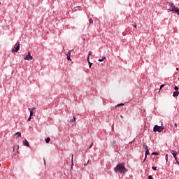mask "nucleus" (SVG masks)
I'll list each match as a JSON object with an SVG mask.
<instances>
[{
	"label": "nucleus",
	"mask_w": 179,
	"mask_h": 179,
	"mask_svg": "<svg viewBox=\"0 0 179 179\" xmlns=\"http://www.w3.org/2000/svg\"><path fill=\"white\" fill-rule=\"evenodd\" d=\"M44 164L45 166V159H43Z\"/></svg>",
	"instance_id": "72a5a7b5"
},
{
	"label": "nucleus",
	"mask_w": 179,
	"mask_h": 179,
	"mask_svg": "<svg viewBox=\"0 0 179 179\" xmlns=\"http://www.w3.org/2000/svg\"><path fill=\"white\" fill-rule=\"evenodd\" d=\"M71 162H72V165H73V155H72V157H71Z\"/></svg>",
	"instance_id": "a878e982"
},
{
	"label": "nucleus",
	"mask_w": 179,
	"mask_h": 179,
	"mask_svg": "<svg viewBox=\"0 0 179 179\" xmlns=\"http://www.w3.org/2000/svg\"><path fill=\"white\" fill-rule=\"evenodd\" d=\"M89 64L90 68H92V65H93V63L90 62V59H89V62H87Z\"/></svg>",
	"instance_id": "6ab92c4d"
},
{
	"label": "nucleus",
	"mask_w": 179,
	"mask_h": 179,
	"mask_svg": "<svg viewBox=\"0 0 179 179\" xmlns=\"http://www.w3.org/2000/svg\"><path fill=\"white\" fill-rule=\"evenodd\" d=\"M176 71H178V68H176Z\"/></svg>",
	"instance_id": "4c0bfd02"
},
{
	"label": "nucleus",
	"mask_w": 179,
	"mask_h": 179,
	"mask_svg": "<svg viewBox=\"0 0 179 179\" xmlns=\"http://www.w3.org/2000/svg\"><path fill=\"white\" fill-rule=\"evenodd\" d=\"M114 170L115 173H121L122 174H125V173L128 172V169L125 168L124 163H120L115 166Z\"/></svg>",
	"instance_id": "f257e3e1"
},
{
	"label": "nucleus",
	"mask_w": 179,
	"mask_h": 179,
	"mask_svg": "<svg viewBox=\"0 0 179 179\" xmlns=\"http://www.w3.org/2000/svg\"><path fill=\"white\" fill-rule=\"evenodd\" d=\"M89 23L90 24H93V20L92 18L89 20Z\"/></svg>",
	"instance_id": "412c9836"
},
{
	"label": "nucleus",
	"mask_w": 179,
	"mask_h": 179,
	"mask_svg": "<svg viewBox=\"0 0 179 179\" xmlns=\"http://www.w3.org/2000/svg\"><path fill=\"white\" fill-rule=\"evenodd\" d=\"M178 95H179V91L173 92V97H178Z\"/></svg>",
	"instance_id": "1a4fd4ad"
},
{
	"label": "nucleus",
	"mask_w": 179,
	"mask_h": 179,
	"mask_svg": "<svg viewBox=\"0 0 179 179\" xmlns=\"http://www.w3.org/2000/svg\"><path fill=\"white\" fill-rule=\"evenodd\" d=\"M152 156H159V153H157V152H152Z\"/></svg>",
	"instance_id": "4be33fe9"
},
{
	"label": "nucleus",
	"mask_w": 179,
	"mask_h": 179,
	"mask_svg": "<svg viewBox=\"0 0 179 179\" xmlns=\"http://www.w3.org/2000/svg\"><path fill=\"white\" fill-rule=\"evenodd\" d=\"M164 129V127H163L162 126L155 125L153 128V131L154 132H162Z\"/></svg>",
	"instance_id": "20e7f679"
},
{
	"label": "nucleus",
	"mask_w": 179,
	"mask_h": 179,
	"mask_svg": "<svg viewBox=\"0 0 179 179\" xmlns=\"http://www.w3.org/2000/svg\"><path fill=\"white\" fill-rule=\"evenodd\" d=\"M164 87V84H162V85L160 86V90H162V89H163Z\"/></svg>",
	"instance_id": "bb28decb"
},
{
	"label": "nucleus",
	"mask_w": 179,
	"mask_h": 179,
	"mask_svg": "<svg viewBox=\"0 0 179 179\" xmlns=\"http://www.w3.org/2000/svg\"><path fill=\"white\" fill-rule=\"evenodd\" d=\"M92 51H90L88 52V56H87V62H89V59H90V55H92Z\"/></svg>",
	"instance_id": "9b49d317"
},
{
	"label": "nucleus",
	"mask_w": 179,
	"mask_h": 179,
	"mask_svg": "<svg viewBox=\"0 0 179 179\" xmlns=\"http://www.w3.org/2000/svg\"><path fill=\"white\" fill-rule=\"evenodd\" d=\"M175 160H176V162L177 164L179 166L178 159H175Z\"/></svg>",
	"instance_id": "7c9ffc66"
},
{
	"label": "nucleus",
	"mask_w": 179,
	"mask_h": 179,
	"mask_svg": "<svg viewBox=\"0 0 179 179\" xmlns=\"http://www.w3.org/2000/svg\"><path fill=\"white\" fill-rule=\"evenodd\" d=\"M27 121H31V115H29V117Z\"/></svg>",
	"instance_id": "cd10ccee"
},
{
	"label": "nucleus",
	"mask_w": 179,
	"mask_h": 179,
	"mask_svg": "<svg viewBox=\"0 0 179 179\" xmlns=\"http://www.w3.org/2000/svg\"><path fill=\"white\" fill-rule=\"evenodd\" d=\"M120 118H124V117L122 115H120Z\"/></svg>",
	"instance_id": "e433bc0d"
},
{
	"label": "nucleus",
	"mask_w": 179,
	"mask_h": 179,
	"mask_svg": "<svg viewBox=\"0 0 179 179\" xmlns=\"http://www.w3.org/2000/svg\"><path fill=\"white\" fill-rule=\"evenodd\" d=\"M24 61H31L33 59V56H31V53L28 52L27 55L24 57Z\"/></svg>",
	"instance_id": "39448f33"
},
{
	"label": "nucleus",
	"mask_w": 179,
	"mask_h": 179,
	"mask_svg": "<svg viewBox=\"0 0 179 179\" xmlns=\"http://www.w3.org/2000/svg\"><path fill=\"white\" fill-rule=\"evenodd\" d=\"M171 153H174V152H175L174 150H171Z\"/></svg>",
	"instance_id": "f704fd0d"
},
{
	"label": "nucleus",
	"mask_w": 179,
	"mask_h": 179,
	"mask_svg": "<svg viewBox=\"0 0 179 179\" xmlns=\"http://www.w3.org/2000/svg\"><path fill=\"white\" fill-rule=\"evenodd\" d=\"M165 159H166V162L167 163V162H169V155H167V154L166 155Z\"/></svg>",
	"instance_id": "aec40b11"
},
{
	"label": "nucleus",
	"mask_w": 179,
	"mask_h": 179,
	"mask_svg": "<svg viewBox=\"0 0 179 179\" xmlns=\"http://www.w3.org/2000/svg\"><path fill=\"white\" fill-rule=\"evenodd\" d=\"M143 148L144 149H145V150H148V149H149V148H148V145H146L145 143H144V144L143 145Z\"/></svg>",
	"instance_id": "dca6fc26"
},
{
	"label": "nucleus",
	"mask_w": 179,
	"mask_h": 179,
	"mask_svg": "<svg viewBox=\"0 0 179 179\" xmlns=\"http://www.w3.org/2000/svg\"><path fill=\"white\" fill-rule=\"evenodd\" d=\"M133 26H134V27H136V24L134 23V24H133Z\"/></svg>",
	"instance_id": "473e14b6"
},
{
	"label": "nucleus",
	"mask_w": 179,
	"mask_h": 179,
	"mask_svg": "<svg viewBox=\"0 0 179 179\" xmlns=\"http://www.w3.org/2000/svg\"><path fill=\"white\" fill-rule=\"evenodd\" d=\"M67 60L71 61V56H67Z\"/></svg>",
	"instance_id": "c85d7f7f"
},
{
	"label": "nucleus",
	"mask_w": 179,
	"mask_h": 179,
	"mask_svg": "<svg viewBox=\"0 0 179 179\" xmlns=\"http://www.w3.org/2000/svg\"><path fill=\"white\" fill-rule=\"evenodd\" d=\"M23 145H24V146H27V148H29L30 146L29 141H27L26 139L23 141Z\"/></svg>",
	"instance_id": "6e6552de"
},
{
	"label": "nucleus",
	"mask_w": 179,
	"mask_h": 179,
	"mask_svg": "<svg viewBox=\"0 0 179 179\" xmlns=\"http://www.w3.org/2000/svg\"><path fill=\"white\" fill-rule=\"evenodd\" d=\"M50 141H51V138H50V137H48L45 138L46 143H50Z\"/></svg>",
	"instance_id": "ddd939ff"
},
{
	"label": "nucleus",
	"mask_w": 179,
	"mask_h": 179,
	"mask_svg": "<svg viewBox=\"0 0 179 179\" xmlns=\"http://www.w3.org/2000/svg\"><path fill=\"white\" fill-rule=\"evenodd\" d=\"M104 59H106V56H103L102 59H99V62H103L104 61Z\"/></svg>",
	"instance_id": "4468645a"
},
{
	"label": "nucleus",
	"mask_w": 179,
	"mask_h": 179,
	"mask_svg": "<svg viewBox=\"0 0 179 179\" xmlns=\"http://www.w3.org/2000/svg\"><path fill=\"white\" fill-rule=\"evenodd\" d=\"M14 136H15L16 138H22V133H20V132H17V133H15V134L14 135Z\"/></svg>",
	"instance_id": "9d476101"
},
{
	"label": "nucleus",
	"mask_w": 179,
	"mask_h": 179,
	"mask_svg": "<svg viewBox=\"0 0 179 179\" xmlns=\"http://www.w3.org/2000/svg\"><path fill=\"white\" fill-rule=\"evenodd\" d=\"M148 155H150V152H149V149L145 150V157H147Z\"/></svg>",
	"instance_id": "2eb2a0df"
},
{
	"label": "nucleus",
	"mask_w": 179,
	"mask_h": 179,
	"mask_svg": "<svg viewBox=\"0 0 179 179\" xmlns=\"http://www.w3.org/2000/svg\"><path fill=\"white\" fill-rule=\"evenodd\" d=\"M152 170H154L155 171H156L157 170V167L156 166H152Z\"/></svg>",
	"instance_id": "393cba45"
},
{
	"label": "nucleus",
	"mask_w": 179,
	"mask_h": 179,
	"mask_svg": "<svg viewBox=\"0 0 179 179\" xmlns=\"http://www.w3.org/2000/svg\"><path fill=\"white\" fill-rule=\"evenodd\" d=\"M90 162V161L88 160L87 163V164H85L84 166H87V164H89Z\"/></svg>",
	"instance_id": "2f4dec72"
},
{
	"label": "nucleus",
	"mask_w": 179,
	"mask_h": 179,
	"mask_svg": "<svg viewBox=\"0 0 179 179\" xmlns=\"http://www.w3.org/2000/svg\"><path fill=\"white\" fill-rule=\"evenodd\" d=\"M71 52H72V50H69L68 53L66 54V57H71Z\"/></svg>",
	"instance_id": "a211bd4d"
},
{
	"label": "nucleus",
	"mask_w": 179,
	"mask_h": 179,
	"mask_svg": "<svg viewBox=\"0 0 179 179\" xmlns=\"http://www.w3.org/2000/svg\"><path fill=\"white\" fill-rule=\"evenodd\" d=\"M122 106H124V103H119L116 106V107H121Z\"/></svg>",
	"instance_id": "b1692460"
},
{
	"label": "nucleus",
	"mask_w": 179,
	"mask_h": 179,
	"mask_svg": "<svg viewBox=\"0 0 179 179\" xmlns=\"http://www.w3.org/2000/svg\"><path fill=\"white\" fill-rule=\"evenodd\" d=\"M178 89L179 88L177 86H175V87H174L175 92H179Z\"/></svg>",
	"instance_id": "5701e85b"
},
{
	"label": "nucleus",
	"mask_w": 179,
	"mask_h": 179,
	"mask_svg": "<svg viewBox=\"0 0 179 179\" xmlns=\"http://www.w3.org/2000/svg\"><path fill=\"white\" fill-rule=\"evenodd\" d=\"M175 160H177V152L176 151L175 152L172 153Z\"/></svg>",
	"instance_id": "f8f14e48"
},
{
	"label": "nucleus",
	"mask_w": 179,
	"mask_h": 179,
	"mask_svg": "<svg viewBox=\"0 0 179 179\" xmlns=\"http://www.w3.org/2000/svg\"><path fill=\"white\" fill-rule=\"evenodd\" d=\"M36 109V108H32V110L31 108H29V110L30 111V116L33 117V115H34V110Z\"/></svg>",
	"instance_id": "0eeeda50"
},
{
	"label": "nucleus",
	"mask_w": 179,
	"mask_h": 179,
	"mask_svg": "<svg viewBox=\"0 0 179 179\" xmlns=\"http://www.w3.org/2000/svg\"><path fill=\"white\" fill-rule=\"evenodd\" d=\"M75 121H76V119L75 118V117H73V118L70 120V124H72V122H75Z\"/></svg>",
	"instance_id": "f3484780"
},
{
	"label": "nucleus",
	"mask_w": 179,
	"mask_h": 179,
	"mask_svg": "<svg viewBox=\"0 0 179 179\" xmlns=\"http://www.w3.org/2000/svg\"><path fill=\"white\" fill-rule=\"evenodd\" d=\"M0 5H1V2H0Z\"/></svg>",
	"instance_id": "ea45409f"
},
{
	"label": "nucleus",
	"mask_w": 179,
	"mask_h": 179,
	"mask_svg": "<svg viewBox=\"0 0 179 179\" xmlns=\"http://www.w3.org/2000/svg\"><path fill=\"white\" fill-rule=\"evenodd\" d=\"M175 127H176V128H177V123L175 124Z\"/></svg>",
	"instance_id": "c9c22d12"
},
{
	"label": "nucleus",
	"mask_w": 179,
	"mask_h": 179,
	"mask_svg": "<svg viewBox=\"0 0 179 179\" xmlns=\"http://www.w3.org/2000/svg\"><path fill=\"white\" fill-rule=\"evenodd\" d=\"M168 6H169V12L176 13L179 16V8H176V6H174V3L168 2Z\"/></svg>",
	"instance_id": "f03ea898"
},
{
	"label": "nucleus",
	"mask_w": 179,
	"mask_h": 179,
	"mask_svg": "<svg viewBox=\"0 0 179 179\" xmlns=\"http://www.w3.org/2000/svg\"><path fill=\"white\" fill-rule=\"evenodd\" d=\"M0 167H1V164H0Z\"/></svg>",
	"instance_id": "58836bf2"
},
{
	"label": "nucleus",
	"mask_w": 179,
	"mask_h": 179,
	"mask_svg": "<svg viewBox=\"0 0 179 179\" xmlns=\"http://www.w3.org/2000/svg\"><path fill=\"white\" fill-rule=\"evenodd\" d=\"M17 148V152L14 154L15 156H17L19 155V145H14L13 147V152H15V148Z\"/></svg>",
	"instance_id": "423d86ee"
},
{
	"label": "nucleus",
	"mask_w": 179,
	"mask_h": 179,
	"mask_svg": "<svg viewBox=\"0 0 179 179\" xmlns=\"http://www.w3.org/2000/svg\"><path fill=\"white\" fill-rule=\"evenodd\" d=\"M92 146H93V142L91 143V145L89 146V149H92Z\"/></svg>",
	"instance_id": "c756f323"
},
{
	"label": "nucleus",
	"mask_w": 179,
	"mask_h": 179,
	"mask_svg": "<svg viewBox=\"0 0 179 179\" xmlns=\"http://www.w3.org/2000/svg\"><path fill=\"white\" fill-rule=\"evenodd\" d=\"M19 50H20V43L17 42L15 45L14 48H13V50H11V52H17V51H19Z\"/></svg>",
	"instance_id": "7ed1b4c3"
}]
</instances>
